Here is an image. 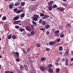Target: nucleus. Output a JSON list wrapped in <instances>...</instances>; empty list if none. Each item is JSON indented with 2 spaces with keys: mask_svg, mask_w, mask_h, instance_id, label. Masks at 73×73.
Returning <instances> with one entry per match:
<instances>
[{
  "mask_svg": "<svg viewBox=\"0 0 73 73\" xmlns=\"http://www.w3.org/2000/svg\"><path fill=\"white\" fill-rule=\"evenodd\" d=\"M57 9L58 10V11H61V12H64V8L63 7H57Z\"/></svg>",
  "mask_w": 73,
  "mask_h": 73,
  "instance_id": "nucleus-1",
  "label": "nucleus"
},
{
  "mask_svg": "<svg viewBox=\"0 0 73 73\" xmlns=\"http://www.w3.org/2000/svg\"><path fill=\"white\" fill-rule=\"evenodd\" d=\"M25 28L28 31H30L32 30V28L29 26H26Z\"/></svg>",
  "mask_w": 73,
  "mask_h": 73,
  "instance_id": "nucleus-2",
  "label": "nucleus"
},
{
  "mask_svg": "<svg viewBox=\"0 0 73 73\" xmlns=\"http://www.w3.org/2000/svg\"><path fill=\"white\" fill-rule=\"evenodd\" d=\"M46 70L47 71L48 70V72L49 73H53V69L51 68H48L47 70V69H46Z\"/></svg>",
  "mask_w": 73,
  "mask_h": 73,
  "instance_id": "nucleus-3",
  "label": "nucleus"
},
{
  "mask_svg": "<svg viewBox=\"0 0 73 73\" xmlns=\"http://www.w3.org/2000/svg\"><path fill=\"white\" fill-rule=\"evenodd\" d=\"M48 43H49L50 45L51 46H53L54 44V43H56V41H55L54 42L51 41L50 42H49Z\"/></svg>",
  "mask_w": 73,
  "mask_h": 73,
  "instance_id": "nucleus-4",
  "label": "nucleus"
},
{
  "mask_svg": "<svg viewBox=\"0 0 73 73\" xmlns=\"http://www.w3.org/2000/svg\"><path fill=\"white\" fill-rule=\"evenodd\" d=\"M19 19V17L18 16H17L15 17L14 18L13 20V21H15V20H17Z\"/></svg>",
  "mask_w": 73,
  "mask_h": 73,
  "instance_id": "nucleus-5",
  "label": "nucleus"
},
{
  "mask_svg": "<svg viewBox=\"0 0 73 73\" xmlns=\"http://www.w3.org/2000/svg\"><path fill=\"white\" fill-rule=\"evenodd\" d=\"M51 67H52V64H49L48 66L46 67V69H47L48 70V68H51Z\"/></svg>",
  "mask_w": 73,
  "mask_h": 73,
  "instance_id": "nucleus-6",
  "label": "nucleus"
},
{
  "mask_svg": "<svg viewBox=\"0 0 73 73\" xmlns=\"http://www.w3.org/2000/svg\"><path fill=\"white\" fill-rule=\"evenodd\" d=\"M39 68L42 71H45V68L44 67L40 66Z\"/></svg>",
  "mask_w": 73,
  "mask_h": 73,
  "instance_id": "nucleus-7",
  "label": "nucleus"
},
{
  "mask_svg": "<svg viewBox=\"0 0 73 73\" xmlns=\"http://www.w3.org/2000/svg\"><path fill=\"white\" fill-rule=\"evenodd\" d=\"M59 32H60V31L59 30H57L56 31L54 32V35H55L56 36L58 35V34L59 33Z\"/></svg>",
  "mask_w": 73,
  "mask_h": 73,
  "instance_id": "nucleus-8",
  "label": "nucleus"
},
{
  "mask_svg": "<svg viewBox=\"0 0 73 73\" xmlns=\"http://www.w3.org/2000/svg\"><path fill=\"white\" fill-rule=\"evenodd\" d=\"M20 20L14 21L13 22L14 24L15 25L17 24H19V22H20Z\"/></svg>",
  "mask_w": 73,
  "mask_h": 73,
  "instance_id": "nucleus-9",
  "label": "nucleus"
},
{
  "mask_svg": "<svg viewBox=\"0 0 73 73\" xmlns=\"http://www.w3.org/2000/svg\"><path fill=\"white\" fill-rule=\"evenodd\" d=\"M14 54L15 56V55H17V57H19V53L18 52H14Z\"/></svg>",
  "mask_w": 73,
  "mask_h": 73,
  "instance_id": "nucleus-10",
  "label": "nucleus"
},
{
  "mask_svg": "<svg viewBox=\"0 0 73 73\" xmlns=\"http://www.w3.org/2000/svg\"><path fill=\"white\" fill-rule=\"evenodd\" d=\"M68 53H69V51L66 50L64 53V55L65 56H68Z\"/></svg>",
  "mask_w": 73,
  "mask_h": 73,
  "instance_id": "nucleus-11",
  "label": "nucleus"
},
{
  "mask_svg": "<svg viewBox=\"0 0 73 73\" xmlns=\"http://www.w3.org/2000/svg\"><path fill=\"white\" fill-rule=\"evenodd\" d=\"M24 66H25V69L26 70L28 71V66H27L25 64L24 65Z\"/></svg>",
  "mask_w": 73,
  "mask_h": 73,
  "instance_id": "nucleus-12",
  "label": "nucleus"
},
{
  "mask_svg": "<svg viewBox=\"0 0 73 73\" xmlns=\"http://www.w3.org/2000/svg\"><path fill=\"white\" fill-rule=\"evenodd\" d=\"M45 29H48L50 27V25H46L45 27Z\"/></svg>",
  "mask_w": 73,
  "mask_h": 73,
  "instance_id": "nucleus-13",
  "label": "nucleus"
},
{
  "mask_svg": "<svg viewBox=\"0 0 73 73\" xmlns=\"http://www.w3.org/2000/svg\"><path fill=\"white\" fill-rule=\"evenodd\" d=\"M66 65L68 66V59H66Z\"/></svg>",
  "mask_w": 73,
  "mask_h": 73,
  "instance_id": "nucleus-14",
  "label": "nucleus"
},
{
  "mask_svg": "<svg viewBox=\"0 0 73 73\" xmlns=\"http://www.w3.org/2000/svg\"><path fill=\"white\" fill-rule=\"evenodd\" d=\"M23 10H21V9H19L17 11V13H20V12H23Z\"/></svg>",
  "mask_w": 73,
  "mask_h": 73,
  "instance_id": "nucleus-15",
  "label": "nucleus"
},
{
  "mask_svg": "<svg viewBox=\"0 0 73 73\" xmlns=\"http://www.w3.org/2000/svg\"><path fill=\"white\" fill-rule=\"evenodd\" d=\"M48 9H49L50 11H52V5L49 6L48 7Z\"/></svg>",
  "mask_w": 73,
  "mask_h": 73,
  "instance_id": "nucleus-16",
  "label": "nucleus"
},
{
  "mask_svg": "<svg viewBox=\"0 0 73 73\" xmlns=\"http://www.w3.org/2000/svg\"><path fill=\"white\" fill-rule=\"evenodd\" d=\"M12 37V34H10L8 36L7 38L8 39H11Z\"/></svg>",
  "mask_w": 73,
  "mask_h": 73,
  "instance_id": "nucleus-17",
  "label": "nucleus"
},
{
  "mask_svg": "<svg viewBox=\"0 0 73 73\" xmlns=\"http://www.w3.org/2000/svg\"><path fill=\"white\" fill-rule=\"evenodd\" d=\"M63 49V48L62 46H60L59 47V50H60V51H62Z\"/></svg>",
  "mask_w": 73,
  "mask_h": 73,
  "instance_id": "nucleus-18",
  "label": "nucleus"
},
{
  "mask_svg": "<svg viewBox=\"0 0 73 73\" xmlns=\"http://www.w3.org/2000/svg\"><path fill=\"white\" fill-rule=\"evenodd\" d=\"M41 61H45L46 60V58L45 57H44L43 58H41Z\"/></svg>",
  "mask_w": 73,
  "mask_h": 73,
  "instance_id": "nucleus-19",
  "label": "nucleus"
},
{
  "mask_svg": "<svg viewBox=\"0 0 73 73\" xmlns=\"http://www.w3.org/2000/svg\"><path fill=\"white\" fill-rule=\"evenodd\" d=\"M19 30L20 31V32H23V31H25V29H23L22 28H21L19 29Z\"/></svg>",
  "mask_w": 73,
  "mask_h": 73,
  "instance_id": "nucleus-20",
  "label": "nucleus"
},
{
  "mask_svg": "<svg viewBox=\"0 0 73 73\" xmlns=\"http://www.w3.org/2000/svg\"><path fill=\"white\" fill-rule=\"evenodd\" d=\"M55 71L56 73H58L60 72V68H57L56 69Z\"/></svg>",
  "mask_w": 73,
  "mask_h": 73,
  "instance_id": "nucleus-21",
  "label": "nucleus"
},
{
  "mask_svg": "<svg viewBox=\"0 0 73 73\" xmlns=\"http://www.w3.org/2000/svg\"><path fill=\"white\" fill-rule=\"evenodd\" d=\"M46 22L45 21H43L42 22V24L43 25H46Z\"/></svg>",
  "mask_w": 73,
  "mask_h": 73,
  "instance_id": "nucleus-22",
  "label": "nucleus"
},
{
  "mask_svg": "<svg viewBox=\"0 0 73 73\" xmlns=\"http://www.w3.org/2000/svg\"><path fill=\"white\" fill-rule=\"evenodd\" d=\"M12 38H13V39L15 40V39L16 38V36H15V35H12Z\"/></svg>",
  "mask_w": 73,
  "mask_h": 73,
  "instance_id": "nucleus-23",
  "label": "nucleus"
},
{
  "mask_svg": "<svg viewBox=\"0 0 73 73\" xmlns=\"http://www.w3.org/2000/svg\"><path fill=\"white\" fill-rule=\"evenodd\" d=\"M34 16L35 17V18H37V19L39 17V15H34Z\"/></svg>",
  "mask_w": 73,
  "mask_h": 73,
  "instance_id": "nucleus-24",
  "label": "nucleus"
},
{
  "mask_svg": "<svg viewBox=\"0 0 73 73\" xmlns=\"http://www.w3.org/2000/svg\"><path fill=\"white\" fill-rule=\"evenodd\" d=\"M53 1H50L48 3V5H49L50 6L51 5H52V4H53Z\"/></svg>",
  "mask_w": 73,
  "mask_h": 73,
  "instance_id": "nucleus-25",
  "label": "nucleus"
},
{
  "mask_svg": "<svg viewBox=\"0 0 73 73\" xmlns=\"http://www.w3.org/2000/svg\"><path fill=\"white\" fill-rule=\"evenodd\" d=\"M32 23L35 26H37V23H36V22L34 21H32Z\"/></svg>",
  "mask_w": 73,
  "mask_h": 73,
  "instance_id": "nucleus-26",
  "label": "nucleus"
},
{
  "mask_svg": "<svg viewBox=\"0 0 73 73\" xmlns=\"http://www.w3.org/2000/svg\"><path fill=\"white\" fill-rule=\"evenodd\" d=\"M20 4V2H18L17 3H15V6H18V5H19V4Z\"/></svg>",
  "mask_w": 73,
  "mask_h": 73,
  "instance_id": "nucleus-27",
  "label": "nucleus"
},
{
  "mask_svg": "<svg viewBox=\"0 0 73 73\" xmlns=\"http://www.w3.org/2000/svg\"><path fill=\"white\" fill-rule=\"evenodd\" d=\"M7 19L6 17L4 16L2 19V20H5Z\"/></svg>",
  "mask_w": 73,
  "mask_h": 73,
  "instance_id": "nucleus-28",
  "label": "nucleus"
},
{
  "mask_svg": "<svg viewBox=\"0 0 73 73\" xmlns=\"http://www.w3.org/2000/svg\"><path fill=\"white\" fill-rule=\"evenodd\" d=\"M36 45L38 47L40 48L41 46V45H40V44L39 43H37Z\"/></svg>",
  "mask_w": 73,
  "mask_h": 73,
  "instance_id": "nucleus-29",
  "label": "nucleus"
},
{
  "mask_svg": "<svg viewBox=\"0 0 73 73\" xmlns=\"http://www.w3.org/2000/svg\"><path fill=\"white\" fill-rule=\"evenodd\" d=\"M64 37V34H61L60 35V37L61 38H62V37Z\"/></svg>",
  "mask_w": 73,
  "mask_h": 73,
  "instance_id": "nucleus-30",
  "label": "nucleus"
},
{
  "mask_svg": "<svg viewBox=\"0 0 73 73\" xmlns=\"http://www.w3.org/2000/svg\"><path fill=\"white\" fill-rule=\"evenodd\" d=\"M33 21H37V19L36 18H35V17H33Z\"/></svg>",
  "mask_w": 73,
  "mask_h": 73,
  "instance_id": "nucleus-31",
  "label": "nucleus"
},
{
  "mask_svg": "<svg viewBox=\"0 0 73 73\" xmlns=\"http://www.w3.org/2000/svg\"><path fill=\"white\" fill-rule=\"evenodd\" d=\"M40 15L41 17H42L45 16V14H44L43 13H41L40 14Z\"/></svg>",
  "mask_w": 73,
  "mask_h": 73,
  "instance_id": "nucleus-32",
  "label": "nucleus"
},
{
  "mask_svg": "<svg viewBox=\"0 0 73 73\" xmlns=\"http://www.w3.org/2000/svg\"><path fill=\"white\" fill-rule=\"evenodd\" d=\"M24 16H25V14L24 13H22L21 14V18L24 17Z\"/></svg>",
  "mask_w": 73,
  "mask_h": 73,
  "instance_id": "nucleus-33",
  "label": "nucleus"
},
{
  "mask_svg": "<svg viewBox=\"0 0 73 73\" xmlns=\"http://www.w3.org/2000/svg\"><path fill=\"white\" fill-rule=\"evenodd\" d=\"M31 35H32V36H33L34 35H35V32L33 31H32L31 32Z\"/></svg>",
  "mask_w": 73,
  "mask_h": 73,
  "instance_id": "nucleus-34",
  "label": "nucleus"
},
{
  "mask_svg": "<svg viewBox=\"0 0 73 73\" xmlns=\"http://www.w3.org/2000/svg\"><path fill=\"white\" fill-rule=\"evenodd\" d=\"M57 6H56V5H54L52 6V8H57Z\"/></svg>",
  "mask_w": 73,
  "mask_h": 73,
  "instance_id": "nucleus-35",
  "label": "nucleus"
},
{
  "mask_svg": "<svg viewBox=\"0 0 73 73\" xmlns=\"http://www.w3.org/2000/svg\"><path fill=\"white\" fill-rule=\"evenodd\" d=\"M23 52L24 53H27V51H26L25 49H23Z\"/></svg>",
  "mask_w": 73,
  "mask_h": 73,
  "instance_id": "nucleus-36",
  "label": "nucleus"
},
{
  "mask_svg": "<svg viewBox=\"0 0 73 73\" xmlns=\"http://www.w3.org/2000/svg\"><path fill=\"white\" fill-rule=\"evenodd\" d=\"M44 17H45V18L46 19H47V18H48V17H49L48 15H44Z\"/></svg>",
  "mask_w": 73,
  "mask_h": 73,
  "instance_id": "nucleus-37",
  "label": "nucleus"
},
{
  "mask_svg": "<svg viewBox=\"0 0 73 73\" xmlns=\"http://www.w3.org/2000/svg\"><path fill=\"white\" fill-rule=\"evenodd\" d=\"M9 8H12L13 6L11 4H10L9 5Z\"/></svg>",
  "mask_w": 73,
  "mask_h": 73,
  "instance_id": "nucleus-38",
  "label": "nucleus"
},
{
  "mask_svg": "<svg viewBox=\"0 0 73 73\" xmlns=\"http://www.w3.org/2000/svg\"><path fill=\"white\" fill-rule=\"evenodd\" d=\"M67 27H71V26L70 25V24H67Z\"/></svg>",
  "mask_w": 73,
  "mask_h": 73,
  "instance_id": "nucleus-39",
  "label": "nucleus"
},
{
  "mask_svg": "<svg viewBox=\"0 0 73 73\" xmlns=\"http://www.w3.org/2000/svg\"><path fill=\"white\" fill-rule=\"evenodd\" d=\"M16 61L17 62H19V61H20V59H19V58L16 59Z\"/></svg>",
  "mask_w": 73,
  "mask_h": 73,
  "instance_id": "nucleus-40",
  "label": "nucleus"
},
{
  "mask_svg": "<svg viewBox=\"0 0 73 73\" xmlns=\"http://www.w3.org/2000/svg\"><path fill=\"white\" fill-rule=\"evenodd\" d=\"M25 5V3L24 2H22L21 3V6H24Z\"/></svg>",
  "mask_w": 73,
  "mask_h": 73,
  "instance_id": "nucleus-41",
  "label": "nucleus"
},
{
  "mask_svg": "<svg viewBox=\"0 0 73 73\" xmlns=\"http://www.w3.org/2000/svg\"><path fill=\"white\" fill-rule=\"evenodd\" d=\"M42 19H40L39 21V23L40 24H41V23H42Z\"/></svg>",
  "mask_w": 73,
  "mask_h": 73,
  "instance_id": "nucleus-42",
  "label": "nucleus"
},
{
  "mask_svg": "<svg viewBox=\"0 0 73 73\" xmlns=\"http://www.w3.org/2000/svg\"><path fill=\"white\" fill-rule=\"evenodd\" d=\"M31 27L32 28H35V25H31Z\"/></svg>",
  "mask_w": 73,
  "mask_h": 73,
  "instance_id": "nucleus-43",
  "label": "nucleus"
},
{
  "mask_svg": "<svg viewBox=\"0 0 73 73\" xmlns=\"http://www.w3.org/2000/svg\"><path fill=\"white\" fill-rule=\"evenodd\" d=\"M18 10V9H13V11H14V12H16V11H17V10Z\"/></svg>",
  "mask_w": 73,
  "mask_h": 73,
  "instance_id": "nucleus-44",
  "label": "nucleus"
},
{
  "mask_svg": "<svg viewBox=\"0 0 73 73\" xmlns=\"http://www.w3.org/2000/svg\"><path fill=\"white\" fill-rule=\"evenodd\" d=\"M60 40H61L60 39V38H58L57 39V42H60Z\"/></svg>",
  "mask_w": 73,
  "mask_h": 73,
  "instance_id": "nucleus-45",
  "label": "nucleus"
},
{
  "mask_svg": "<svg viewBox=\"0 0 73 73\" xmlns=\"http://www.w3.org/2000/svg\"><path fill=\"white\" fill-rule=\"evenodd\" d=\"M46 50H47V51H49V50H50V48H46Z\"/></svg>",
  "mask_w": 73,
  "mask_h": 73,
  "instance_id": "nucleus-46",
  "label": "nucleus"
},
{
  "mask_svg": "<svg viewBox=\"0 0 73 73\" xmlns=\"http://www.w3.org/2000/svg\"><path fill=\"white\" fill-rule=\"evenodd\" d=\"M40 31H45V28H42V29H40Z\"/></svg>",
  "mask_w": 73,
  "mask_h": 73,
  "instance_id": "nucleus-47",
  "label": "nucleus"
},
{
  "mask_svg": "<svg viewBox=\"0 0 73 73\" xmlns=\"http://www.w3.org/2000/svg\"><path fill=\"white\" fill-rule=\"evenodd\" d=\"M20 68L21 69H23L24 68V67H23V65H21L20 66Z\"/></svg>",
  "mask_w": 73,
  "mask_h": 73,
  "instance_id": "nucleus-48",
  "label": "nucleus"
},
{
  "mask_svg": "<svg viewBox=\"0 0 73 73\" xmlns=\"http://www.w3.org/2000/svg\"><path fill=\"white\" fill-rule=\"evenodd\" d=\"M15 28H19V27L18 26H15Z\"/></svg>",
  "mask_w": 73,
  "mask_h": 73,
  "instance_id": "nucleus-49",
  "label": "nucleus"
},
{
  "mask_svg": "<svg viewBox=\"0 0 73 73\" xmlns=\"http://www.w3.org/2000/svg\"><path fill=\"white\" fill-rule=\"evenodd\" d=\"M5 73H9V71H5Z\"/></svg>",
  "mask_w": 73,
  "mask_h": 73,
  "instance_id": "nucleus-50",
  "label": "nucleus"
},
{
  "mask_svg": "<svg viewBox=\"0 0 73 73\" xmlns=\"http://www.w3.org/2000/svg\"><path fill=\"white\" fill-rule=\"evenodd\" d=\"M46 33L47 35H49V33H50L49 31H47Z\"/></svg>",
  "mask_w": 73,
  "mask_h": 73,
  "instance_id": "nucleus-51",
  "label": "nucleus"
},
{
  "mask_svg": "<svg viewBox=\"0 0 73 73\" xmlns=\"http://www.w3.org/2000/svg\"><path fill=\"white\" fill-rule=\"evenodd\" d=\"M30 49H27V52H29V51H30Z\"/></svg>",
  "mask_w": 73,
  "mask_h": 73,
  "instance_id": "nucleus-52",
  "label": "nucleus"
},
{
  "mask_svg": "<svg viewBox=\"0 0 73 73\" xmlns=\"http://www.w3.org/2000/svg\"><path fill=\"white\" fill-rule=\"evenodd\" d=\"M55 64L57 66L58 65V63L57 62L55 63Z\"/></svg>",
  "mask_w": 73,
  "mask_h": 73,
  "instance_id": "nucleus-53",
  "label": "nucleus"
},
{
  "mask_svg": "<svg viewBox=\"0 0 73 73\" xmlns=\"http://www.w3.org/2000/svg\"><path fill=\"white\" fill-rule=\"evenodd\" d=\"M27 35L28 36H31V34L30 33H28L27 34Z\"/></svg>",
  "mask_w": 73,
  "mask_h": 73,
  "instance_id": "nucleus-54",
  "label": "nucleus"
},
{
  "mask_svg": "<svg viewBox=\"0 0 73 73\" xmlns=\"http://www.w3.org/2000/svg\"><path fill=\"white\" fill-rule=\"evenodd\" d=\"M65 59H64V58H63L62 59V61H65Z\"/></svg>",
  "mask_w": 73,
  "mask_h": 73,
  "instance_id": "nucleus-55",
  "label": "nucleus"
},
{
  "mask_svg": "<svg viewBox=\"0 0 73 73\" xmlns=\"http://www.w3.org/2000/svg\"><path fill=\"white\" fill-rule=\"evenodd\" d=\"M62 5L64 6V7H66V4H65L63 3L62 4Z\"/></svg>",
  "mask_w": 73,
  "mask_h": 73,
  "instance_id": "nucleus-56",
  "label": "nucleus"
},
{
  "mask_svg": "<svg viewBox=\"0 0 73 73\" xmlns=\"http://www.w3.org/2000/svg\"><path fill=\"white\" fill-rule=\"evenodd\" d=\"M42 19H46L45 18V16L44 17H42Z\"/></svg>",
  "mask_w": 73,
  "mask_h": 73,
  "instance_id": "nucleus-57",
  "label": "nucleus"
},
{
  "mask_svg": "<svg viewBox=\"0 0 73 73\" xmlns=\"http://www.w3.org/2000/svg\"><path fill=\"white\" fill-rule=\"evenodd\" d=\"M71 61H73V58H71Z\"/></svg>",
  "mask_w": 73,
  "mask_h": 73,
  "instance_id": "nucleus-58",
  "label": "nucleus"
},
{
  "mask_svg": "<svg viewBox=\"0 0 73 73\" xmlns=\"http://www.w3.org/2000/svg\"><path fill=\"white\" fill-rule=\"evenodd\" d=\"M12 5H12V6H15V5H14V4H13V3H12Z\"/></svg>",
  "mask_w": 73,
  "mask_h": 73,
  "instance_id": "nucleus-59",
  "label": "nucleus"
},
{
  "mask_svg": "<svg viewBox=\"0 0 73 73\" xmlns=\"http://www.w3.org/2000/svg\"><path fill=\"white\" fill-rule=\"evenodd\" d=\"M71 54H73V51H71Z\"/></svg>",
  "mask_w": 73,
  "mask_h": 73,
  "instance_id": "nucleus-60",
  "label": "nucleus"
},
{
  "mask_svg": "<svg viewBox=\"0 0 73 73\" xmlns=\"http://www.w3.org/2000/svg\"><path fill=\"white\" fill-rule=\"evenodd\" d=\"M62 54V52H60V54Z\"/></svg>",
  "mask_w": 73,
  "mask_h": 73,
  "instance_id": "nucleus-61",
  "label": "nucleus"
},
{
  "mask_svg": "<svg viewBox=\"0 0 73 73\" xmlns=\"http://www.w3.org/2000/svg\"><path fill=\"white\" fill-rule=\"evenodd\" d=\"M46 44L47 45H49V43H46Z\"/></svg>",
  "mask_w": 73,
  "mask_h": 73,
  "instance_id": "nucleus-62",
  "label": "nucleus"
},
{
  "mask_svg": "<svg viewBox=\"0 0 73 73\" xmlns=\"http://www.w3.org/2000/svg\"><path fill=\"white\" fill-rule=\"evenodd\" d=\"M1 65L0 64V69H1Z\"/></svg>",
  "mask_w": 73,
  "mask_h": 73,
  "instance_id": "nucleus-63",
  "label": "nucleus"
},
{
  "mask_svg": "<svg viewBox=\"0 0 73 73\" xmlns=\"http://www.w3.org/2000/svg\"><path fill=\"white\" fill-rule=\"evenodd\" d=\"M10 73H13V72H11Z\"/></svg>",
  "mask_w": 73,
  "mask_h": 73,
  "instance_id": "nucleus-64",
  "label": "nucleus"
}]
</instances>
